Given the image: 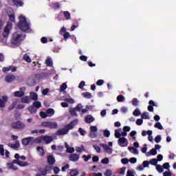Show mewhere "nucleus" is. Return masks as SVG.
<instances>
[{"instance_id": "f257e3e1", "label": "nucleus", "mask_w": 176, "mask_h": 176, "mask_svg": "<svg viewBox=\"0 0 176 176\" xmlns=\"http://www.w3.org/2000/svg\"><path fill=\"white\" fill-rule=\"evenodd\" d=\"M25 38V35H23V33L19 32H14L12 34L11 43L14 45V46H20V44L24 41Z\"/></svg>"}, {"instance_id": "f03ea898", "label": "nucleus", "mask_w": 176, "mask_h": 176, "mask_svg": "<svg viewBox=\"0 0 176 176\" xmlns=\"http://www.w3.org/2000/svg\"><path fill=\"white\" fill-rule=\"evenodd\" d=\"M18 28L23 32H26L30 30V23L27 22V19L23 15L19 16V22L18 23Z\"/></svg>"}, {"instance_id": "7ed1b4c3", "label": "nucleus", "mask_w": 176, "mask_h": 176, "mask_svg": "<svg viewBox=\"0 0 176 176\" xmlns=\"http://www.w3.org/2000/svg\"><path fill=\"white\" fill-rule=\"evenodd\" d=\"M42 127H47L48 129H54L58 127L57 122L45 121L43 122L41 124Z\"/></svg>"}, {"instance_id": "20e7f679", "label": "nucleus", "mask_w": 176, "mask_h": 176, "mask_svg": "<svg viewBox=\"0 0 176 176\" xmlns=\"http://www.w3.org/2000/svg\"><path fill=\"white\" fill-rule=\"evenodd\" d=\"M10 126L14 130H23V129L25 128V124L21 122V121L12 122Z\"/></svg>"}, {"instance_id": "39448f33", "label": "nucleus", "mask_w": 176, "mask_h": 176, "mask_svg": "<svg viewBox=\"0 0 176 176\" xmlns=\"http://www.w3.org/2000/svg\"><path fill=\"white\" fill-rule=\"evenodd\" d=\"M35 138L32 137H28L22 139V144L27 146V145H34Z\"/></svg>"}, {"instance_id": "423d86ee", "label": "nucleus", "mask_w": 176, "mask_h": 176, "mask_svg": "<svg viewBox=\"0 0 176 176\" xmlns=\"http://www.w3.org/2000/svg\"><path fill=\"white\" fill-rule=\"evenodd\" d=\"M12 23H7L3 32V38H8V36H9V34H10V30H12Z\"/></svg>"}, {"instance_id": "0eeeda50", "label": "nucleus", "mask_w": 176, "mask_h": 176, "mask_svg": "<svg viewBox=\"0 0 176 176\" xmlns=\"http://www.w3.org/2000/svg\"><path fill=\"white\" fill-rule=\"evenodd\" d=\"M25 95V87H21L19 89V91H16L14 92V97L21 98V97H24Z\"/></svg>"}, {"instance_id": "6e6552de", "label": "nucleus", "mask_w": 176, "mask_h": 176, "mask_svg": "<svg viewBox=\"0 0 176 176\" xmlns=\"http://www.w3.org/2000/svg\"><path fill=\"white\" fill-rule=\"evenodd\" d=\"M76 124H78V120H74L65 126V130L69 133V130H72Z\"/></svg>"}, {"instance_id": "1a4fd4ad", "label": "nucleus", "mask_w": 176, "mask_h": 176, "mask_svg": "<svg viewBox=\"0 0 176 176\" xmlns=\"http://www.w3.org/2000/svg\"><path fill=\"white\" fill-rule=\"evenodd\" d=\"M118 145L122 147L127 146L129 142L126 138H120L118 140Z\"/></svg>"}, {"instance_id": "9d476101", "label": "nucleus", "mask_w": 176, "mask_h": 176, "mask_svg": "<svg viewBox=\"0 0 176 176\" xmlns=\"http://www.w3.org/2000/svg\"><path fill=\"white\" fill-rule=\"evenodd\" d=\"M41 140L42 141H44L46 144H49L53 141V140H54V137L50 135H45L41 138Z\"/></svg>"}, {"instance_id": "9b49d317", "label": "nucleus", "mask_w": 176, "mask_h": 176, "mask_svg": "<svg viewBox=\"0 0 176 176\" xmlns=\"http://www.w3.org/2000/svg\"><path fill=\"white\" fill-rule=\"evenodd\" d=\"M8 100L9 98L7 96H3L2 98H0V108H5Z\"/></svg>"}, {"instance_id": "f8f14e48", "label": "nucleus", "mask_w": 176, "mask_h": 176, "mask_svg": "<svg viewBox=\"0 0 176 176\" xmlns=\"http://www.w3.org/2000/svg\"><path fill=\"white\" fill-rule=\"evenodd\" d=\"M3 72H9V71H12V72H16L17 71V67L14 66H8L4 67L2 69Z\"/></svg>"}, {"instance_id": "ddd939ff", "label": "nucleus", "mask_w": 176, "mask_h": 176, "mask_svg": "<svg viewBox=\"0 0 176 176\" xmlns=\"http://www.w3.org/2000/svg\"><path fill=\"white\" fill-rule=\"evenodd\" d=\"M12 6H16V8L23 6V1L22 0H11Z\"/></svg>"}, {"instance_id": "4468645a", "label": "nucleus", "mask_w": 176, "mask_h": 176, "mask_svg": "<svg viewBox=\"0 0 176 176\" xmlns=\"http://www.w3.org/2000/svg\"><path fill=\"white\" fill-rule=\"evenodd\" d=\"M15 80L16 76L13 74L7 75L5 78V80L7 83H12V82H14Z\"/></svg>"}, {"instance_id": "2eb2a0df", "label": "nucleus", "mask_w": 176, "mask_h": 176, "mask_svg": "<svg viewBox=\"0 0 176 176\" xmlns=\"http://www.w3.org/2000/svg\"><path fill=\"white\" fill-rule=\"evenodd\" d=\"M100 146H102V148H103L104 152H106L107 153H109V155L112 153V148L108 146V145L104 144H101Z\"/></svg>"}, {"instance_id": "dca6fc26", "label": "nucleus", "mask_w": 176, "mask_h": 176, "mask_svg": "<svg viewBox=\"0 0 176 176\" xmlns=\"http://www.w3.org/2000/svg\"><path fill=\"white\" fill-rule=\"evenodd\" d=\"M65 134H68V132L65 128L58 129L56 133V135H65Z\"/></svg>"}, {"instance_id": "f3484780", "label": "nucleus", "mask_w": 176, "mask_h": 176, "mask_svg": "<svg viewBox=\"0 0 176 176\" xmlns=\"http://www.w3.org/2000/svg\"><path fill=\"white\" fill-rule=\"evenodd\" d=\"M47 162L50 166H53L56 163V160L53 155H48L47 156Z\"/></svg>"}, {"instance_id": "a211bd4d", "label": "nucleus", "mask_w": 176, "mask_h": 176, "mask_svg": "<svg viewBox=\"0 0 176 176\" xmlns=\"http://www.w3.org/2000/svg\"><path fill=\"white\" fill-rule=\"evenodd\" d=\"M69 160L72 162H78L79 160V155L71 154L69 156Z\"/></svg>"}, {"instance_id": "6ab92c4d", "label": "nucleus", "mask_w": 176, "mask_h": 176, "mask_svg": "<svg viewBox=\"0 0 176 176\" xmlns=\"http://www.w3.org/2000/svg\"><path fill=\"white\" fill-rule=\"evenodd\" d=\"M45 64L47 67H53V60L50 56H47V59L45 60Z\"/></svg>"}, {"instance_id": "aec40b11", "label": "nucleus", "mask_w": 176, "mask_h": 176, "mask_svg": "<svg viewBox=\"0 0 176 176\" xmlns=\"http://www.w3.org/2000/svg\"><path fill=\"white\" fill-rule=\"evenodd\" d=\"M8 146L12 149H17V148H20V142H19V141H16L15 144H8Z\"/></svg>"}, {"instance_id": "412c9836", "label": "nucleus", "mask_w": 176, "mask_h": 176, "mask_svg": "<svg viewBox=\"0 0 176 176\" xmlns=\"http://www.w3.org/2000/svg\"><path fill=\"white\" fill-rule=\"evenodd\" d=\"M45 112L47 113V116H48V118H51V116H53V115H54V109L51 108L47 109Z\"/></svg>"}, {"instance_id": "4be33fe9", "label": "nucleus", "mask_w": 176, "mask_h": 176, "mask_svg": "<svg viewBox=\"0 0 176 176\" xmlns=\"http://www.w3.org/2000/svg\"><path fill=\"white\" fill-rule=\"evenodd\" d=\"M151 155L152 156H155L156 155H157V151L155 148H152L151 150H150V151L148 153H146V156H151Z\"/></svg>"}, {"instance_id": "5701e85b", "label": "nucleus", "mask_w": 176, "mask_h": 176, "mask_svg": "<svg viewBox=\"0 0 176 176\" xmlns=\"http://www.w3.org/2000/svg\"><path fill=\"white\" fill-rule=\"evenodd\" d=\"M52 6L54 10H57L58 9H60L61 8V4H60L59 2L52 3Z\"/></svg>"}, {"instance_id": "b1692460", "label": "nucleus", "mask_w": 176, "mask_h": 176, "mask_svg": "<svg viewBox=\"0 0 176 176\" xmlns=\"http://www.w3.org/2000/svg\"><path fill=\"white\" fill-rule=\"evenodd\" d=\"M61 13L63 14L64 17H65L66 20H70L71 19V13L68 11H63L61 12Z\"/></svg>"}, {"instance_id": "393cba45", "label": "nucleus", "mask_w": 176, "mask_h": 176, "mask_svg": "<svg viewBox=\"0 0 176 176\" xmlns=\"http://www.w3.org/2000/svg\"><path fill=\"white\" fill-rule=\"evenodd\" d=\"M31 101V99L29 96H25L21 98V102H23L24 104H30Z\"/></svg>"}, {"instance_id": "a878e982", "label": "nucleus", "mask_w": 176, "mask_h": 176, "mask_svg": "<svg viewBox=\"0 0 176 176\" xmlns=\"http://www.w3.org/2000/svg\"><path fill=\"white\" fill-rule=\"evenodd\" d=\"M85 122L86 123H91L92 122H94V118L93 116L89 115L85 118Z\"/></svg>"}, {"instance_id": "bb28decb", "label": "nucleus", "mask_w": 176, "mask_h": 176, "mask_svg": "<svg viewBox=\"0 0 176 176\" xmlns=\"http://www.w3.org/2000/svg\"><path fill=\"white\" fill-rule=\"evenodd\" d=\"M30 98L34 101H36V100H38V94L35 92H30Z\"/></svg>"}, {"instance_id": "cd10ccee", "label": "nucleus", "mask_w": 176, "mask_h": 176, "mask_svg": "<svg viewBox=\"0 0 176 176\" xmlns=\"http://www.w3.org/2000/svg\"><path fill=\"white\" fill-rule=\"evenodd\" d=\"M37 151L39 153V156H43L45 155V149H43V147L38 146Z\"/></svg>"}, {"instance_id": "c85d7f7f", "label": "nucleus", "mask_w": 176, "mask_h": 176, "mask_svg": "<svg viewBox=\"0 0 176 176\" xmlns=\"http://www.w3.org/2000/svg\"><path fill=\"white\" fill-rule=\"evenodd\" d=\"M69 113L72 116H78V114L76 113V109L74 108H70L69 109Z\"/></svg>"}, {"instance_id": "c756f323", "label": "nucleus", "mask_w": 176, "mask_h": 176, "mask_svg": "<svg viewBox=\"0 0 176 176\" xmlns=\"http://www.w3.org/2000/svg\"><path fill=\"white\" fill-rule=\"evenodd\" d=\"M116 138H120L122 137V134L120 133V129H116L115 130V134H114Z\"/></svg>"}, {"instance_id": "7c9ffc66", "label": "nucleus", "mask_w": 176, "mask_h": 176, "mask_svg": "<svg viewBox=\"0 0 176 176\" xmlns=\"http://www.w3.org/2000/svg\"><path fill=\"white\" fill-rule=\"evenodd\" d=\"M36 107H34L33 104L28 107V110L30 112V113H35L36 112Z\"/></svg>"}, {"instance_id": "2f4dec72", "label": "nucleus", "mask_w": 176, "mask_h": 176, "mask_svg": "<svg viewBox=\"0 0 176 176\" xmlns=\"http://www.w3.org/2000/svg\"><path fill=\"white\" fill-rule=\"evenodd\" d=\"M71 176H78L79 175V171L76 169H73L69 173Z\"/></svg>"}, {"instance_id": "473e14b6", "label": "nucleus", "mask_w": 176, "mask_h": 176, "mask_svg": "<svg viewBox=\"0 0 176 176\" xmlns=\"http://www.w3.org/2000/svg\"><path fill=\"white\" fill-rule=\"evenodd\" d=\"M36 109H38V108H41V107H42V104L41 103V102L39 101H36L33 102L32 104Z\"/></svg>"}, {"instance_id": "72a5a7b5", "label": "nucleus", "mask_w": 176, "mask_h": 176, "mask_svg": "<svg viewBox=\"0 0 176 176\" xmlns=\"http://www.w3.org/2000/svg\"><path fill=\"white\" fill-rule=\"evenodd\" d=\"M15 159H17V160H19V159H21V160H25V159H27V157H25V156L22 155L20 156V154L19 153H16L14 155Z\"/></svg>"}, {"instance_id": "f704fd0d", "label": "nucleus", "mask_w": 176, "mask_h": 176, "mask_svg": "<svg viewBox=\"0 0 176 176\" xmlns=\"http://www.w3.org/2000/svg\"><path fill=\"white\" fill-rule=\"evenodd\" d=\"M76 151L78 153H82L83 151H85V146L83 145H81L80 147H76Z\"/></svg>"}, {"instance_id": "c9c22d12", "label": "nucleus", "mask_w": 176, "mask_h": 176, "mask_svg": "<svg viewBox=\"0 0 176 176\" xmlns=\"http://www.w3.org/2000/svg\"><path fill=\"white\" fill-rule=\"evenodd\" d=\"M18 166H20L21 167H27V166H28V162L19 161L18 162Z\"/></svg>"}, {"instance_id": "e433bc0d", "label": "nucleus", "mask_w": 176, "mask_h": 176, "mask_svg": "<svg viewBox=\"0 0 176 176\" xmlns=\"http://www.w3.org/2000/svg\"><path fill=\"white\" fill-rule=\"evenodd\" d=\"M129 151H133V153L134 155H138V150L135 148V147H128Z\"/></svg>"}, {"instance_id": "4c0bfd02", "label": "nucleus", "mask_w": 176, "mask_h": 176, "mask_svg": "<svg viewBox=\"0 0 176 176\" xmlns=\"http://www.w3.org/2000/svg\"><path fill=\"white\" fill-rule=\"evenodd\" d=\"M154 127H155V129H158L159 130H163V126L159 122L155 124Z\"/></svg>"}, {"instance_id": "58836bf2", "label": "nucleus", "mask_w": 176, "mask_h": 176, "mask_svg": "<svg viewBox=\"0 0 176 176\" xmlns=\"http://www.w3.org/2000/svg\"><path fill=\"white\" fill-rule=\"evenodd\" d=\"M23 60H25L26 63H31V58H30V56L27 54L23 55Z\"/></svg>"}, {"instance_id": "ea45409f", "label": "nucleus", "mask_w": 176, "mask_h": 176, "mask_svg": "<svg viewBox=\"0 0 176 176\" xmlns=\"http://www.w3.org/2000/svg\"><path fill=\"white\" fill-rule=\"evenodd\" d=\"M149 164H152V166H156L157 164V160L156 158H153L149 160Z\"/></svg>"}, {"instance_id": "a19ab883", "label": "nucleus", "mask_w": 176, "mask_h": 176, "mask_svg": "<svg viewBox=\"0 0 176 176\" xmlns=\"http://www.w3.org/2000/svg\"><path fill=\"white\" fill-rule=\"evenodd\" d=\"M142 119H150L149 118V113L148 112H144L142 114Z\"/></svg>"}, {"instance_id": "79ce46f5", "label": "nucleus", "mask_w": 176, "mask_h": 176, "mask_svg": "<svg viewBox=\"0 0 176 176\" xmlns=\"http://www.w3.org/2000/svg\"><path fill=\"white\" fill-rule=\"evenodd\" d=\"M117 101L118 102H123V101H124V96H123V95H119L117 97Z\"/></svg>"}, {"instance_id": "37998d69", "label": "nucleus", "mask_w": 176, "mask_h": 176, "mask_svg": "<svg viewBox=\"0 0 176 176\" xmlns=\"http://www.w3.org/2000/svg\"><path fill=\"white\" fill-rule=\"evenodd\" d=\"M82 159H84V162H89V160H90V159H91V155H82Z\"/></svg>"}, {"instance_id": "c03bdc74", "label": "nucleus", "mask_w": 176, "mask_h": 176, "mask_svg": "<svg viewBox=\"0 0 176 176\" xmlns=\"http://www.w3.org/2000/svg\"><path fill=\"white\" fill-rule=\"evenodd\" d=\"M82 96L85 97V98H91L92 97L91 94L89 92H84L82 93Z\"/></svg>"}, {"instance_id": "a18cd8bd", "label": "nucleus", "mask_w": 176, "mask_h": 176, "mask_svg": "<svg viewBox=\"0 0 176 176\" xmlns=\"http://www.w3.org/2000/svg\"><path fill=\"white\" fill-rule=\"evenodd\" d=\"M98 131V129L96 126H90V131L91 133H96Z\"/></svg>"}, {"instance_id": "49530a36", "label": "nucleus", "mask_w": 176, "mask_h": 176, "mask_svg": "<svg viewBox=\"0 0 176 176\" xmlns=\"http://www.w3.org/2000/svg\"><path fill=\"white\" fill-rule=\"evenodd\" d=\"M40 116L41 118H42V119H46V118H48L47 113H46V111L45 112L41 111Z\"/></svg>"}, {"instance_id": "de8ad7c7", "label": "nucleus", "mask_w": 176, "mask_h": 176, "mask_svg": "<svg viewBox=\"0 0 176 176\" xmlns=\"http://www.w3.org/2000/svg\"><path fill=\"white\" fill-rule=\"evenodd\" d=\"M103 135L104 137H106L107 138H108L111 135V132L106 129L103 132Z\"/></svg>"}, {"instance_id": "09e8293b", "label": "nucleus", "mask_w": 176, "mask_h": 176, "mask_svg": "<svg viewBox=\"0 0 176 176\" xmlns=\"http://www.w3.org/2000/svg\"><path fill=\"white\" fill-rule=\"evenodd\" d=\"M0 155H1V156H5V148H3L2 144H0Z\"/></svg>"}, {"instance_id": "8fccbe9b", "label": "nucleus", "mask_w": 176, "mask_h": 176, "mask_svg": "<svg viewBox=\"0 0 176 176\" xmlns=\"http://www.w3.org/2000/svg\"><path fill=\"white\" fill-rule=\"evenodd\" d=\"M104 176H111L112 175V170L110 169H107L104 173Z\"/></svg>"}, {"instance_id": "3c124183", "label": "nucleus", "mask_w": 176, "mask_h": 176, "mask_svg": "<svg viewBox=\"0 0 176 176\" xmlns=\"http://www.w3.org/2000/svg\"><path fill=\"white\" fill-rule=\"evenodd\" d=\"M8 16H9V19H10V21H12V23H14V21H16V18L14 16V14H9Z\"/></svg>"}, {"instance_id": "603ef678", "label": "nucleus", "mask_w": 176, "mask_h": 176, "mask_svg": "<svg viewBox=\"0 0 176 176\" xmlns=\"http://www.w3.org/2000/svg\"><path fill=\"white\" fill-rule=\"evenodd\" d=\"M133 115L134 116H140V115H141V111H140V109H136L133 111Z\"/></svg>"}, {"instance_id": "864d4df0", "label": "nucleus", "mask_w": 176, "mask_h": 176, "mask_svg": "<svg viewBox=\"0 0 176 176\" xmlns=\"http://www.w3.org/2000/svg\"><path fill=\"white\" fill-rule=\"evenodd\" d=\"M154 141L155 142H157V144H159V142H160V141H162V137L160 135H157L155 139H154Z\"/></svg>"}, {"instance_id": "5fc2aeb1", "label": "nucleus", "mask_w": 176, "mask_h": 176, "mask_svg": "<svg viewBox=\"0 0 176 176\" xmlns=\"http://www.w3.org/2000/svg\"><path fill=\"white\" fill-rule=\"evenodd\" d=\"M162 167L165 170H169L170 169V164L168 162H166L163 164Z\"/></svg>"}, {"instance_id": "6e6d98bb", "label": "nucleus", "mask_w": 176, "mask_h": 176, "mask_svg": "<svg viewBox=\"0 0 176 176\" xmlns=\"http://www.w3.org/2000/svg\"><path fill=\"white\" fill-rule=\"evenodd\" d=\"M138 102L139 101H138V99L137 98H133L132 100V104L134 105V107H137V105H138Z\"/></svg>"}, {"instance_id": "4d7b16f0", "label": "nucleus", "mask_w": 176, "mask_h": 176, "mask_svg": "<svg viewBox=\"0 0 176 176\" xmlns=\"http://www.w3.org/2000/svg\"><path fill=\"white\" fill-rule=\"evenodd\" d=\"M82 108H83V106H82L80 104H78L76 107V110L77 111V112H80V111H82Z\"/></svg>"}, {"instance_id": "13d9d810", "label": "nucleus", "mask_w": 176, "mask_h": 176, "mask_svg": "<svg viewBox=\"0 0 176 176\" xmlns=\"http://www.w3.org/2000/svg\"><path fill=\"white\" fill-rule=\"evenodd\" d=\"M66 89H67V83L64 82L60 86V91H64Z\"/></svg>"}, {"instance_id": "bf43d9fd", "label": "nucleus", "mask_w": 176, "mask_h": 176, "mask_svg": "<svg viewBox=\"0 0 176 176\" xmlns=\"http://www.w3.org/2000/svg\"><path fill=\"white\" fill-rule=\"evenodd\" d=\"M65 102H69V104H74V103H75V100H74V99H73V98H66V99H65Z\"/></svg>"}, {"instance_id": "052dcab7", "label": "nucleus", "mask_w": 176, "mask_h": 176, "mask_svg": "<svg viewBox=\"0 0 176 176\" xmlns=\"http://www.w3.org/2000/svg\"><path fill=\"white\" fill-rule=\"evenodd\" d=\"M89 109H90V107H89V105H87L85 109H82L81 110L82 115H85V113H86L87 111H89Z\"/></svg>"}, {"instance_id": "680f3d73", "label": "nucleus", "mask_w": 176, "mask_h": 176, "mask_svg": "<svg viewBox=\"0 0 176 176\" xmlns=\"http://www.w3.org/2000/svg\"><path fill=\"white\" fill-rule=\"evenodd\" d=\"M156 170H157V171H158V173H162L163 171V168L162 167L161 165L157 164L156 166Z\"/></svg>"}, {"instance_id": "e2e57ef3", "label": "nucleus", "mask_w": 176, "mask_h": 176, "mask_svg": "<svg viewBox=\"0 0 176 176\" xmlns=\"http://www.w3.org/2000/svg\"><path fill=\"white\" fill-rule=\"evenodd\" d=\"M101 162L102 164H108V163H109V159L108 157H105L102 159Z\"/></svg>"}, {"instance_id": "0e129e2a", "label": "nucleus", "mask_w": 176, "mask_h": 176, "mask_svg": "<svg viewBox=\"0 0 176 176\" xmlns=\"http://www.w3.org/2000/svg\"><path fill=\"white\" fill-rule=\"evenodd\" d=\"M47 168H48V166H46L45 169H44L43 170H40L41 173V175L45 176L47 174Z\"/></svg>"}, {"instance_id": "69168bd1", "label": "nucleus", "mask_w": 176, "mask_h": 176, "mask_svg": "<svg viewBox=\"0 0 176 176\" xmlns=\"http://www.w3.org/2000/svg\"><path fill=\"white\" fill-rule=\"evenodd\" d=\"M97 86H102L104 85V80H98L96 82Z\"/></svg>"}, {"instance_id": "338daca9", "label": "nucleus", "mask_w": 176, "mask_h": 176, "mask_svg": "<svg viewBox=\"0 0 176 176\" xmlns=\"http://www.w3.org/2000/svg\"><path fill=\"white\" fill-rule=\"evenodd\" d=\"M78 133H80V135H85L86 131L83 130V129H82V128H79Z\"/></svg>"}, {"instance_id": "774afa93", "label": "nucleus", "mask_w": 176, "mask_h": 176, "mask_svg": "<svg viewBox=\"0 0 176 176\" xmlns=\"http://www.w3.org/2000/svg\"><path fill=\"white\" fill-rule=\"evenodd\" d=\"M121 162L122 163V164H127L129 163V159L123 158L121 160Z\"/></svg>"}]
</instances>
